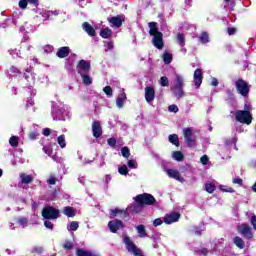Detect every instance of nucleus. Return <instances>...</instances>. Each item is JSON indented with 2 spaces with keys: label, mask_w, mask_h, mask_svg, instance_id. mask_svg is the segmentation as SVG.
Returning <instances> with one entry per match:
<instances>
[{
  "label": "nucleus",
  "mask_w": 256,
  "mask_h": 256,
  "mask_svg": "<svg viewBox=\"0 0 256 256\" xmlns=\"http://www.w3.org/2000/svg\"><path fill=\"white\" fill-rule=\"evenodd\" d=\"M211 85H213V87H217V85H219V81H217V79H213V81L211 82Z\"/></svg>",
  "instance_id": "69168bd1"
},
{
  "label": "nucleus",
  "mask_w": 256,
  "mask_h": 256,
  "mask_svg": "<svg viewBox=\"0 0 256 256\" xmlns=\"http://www.w3.org/2000/svg\"><path fill=\"white\" fill-rule=\"evenodd\" d=\"M108 22L112 27H116V29H119V27H121L123 23H125V15L120 14V15L108 18Z\"/></svg>",
  "instance_id": "9b49d317"
},
{
  "label": "nucleus",
  "mask_w": 256,
  "mask_h": 256,
  "mask_svg": "<svg viewBox=\"0 0 256 256\" xmlns=\"http://www.w3.org/2000/svg\"><path fill=\"white\" fill-rule=\"evenodd\" d=\"M181 219V214L178 212H172L164 216V223L166 225H171L172 223H177Z\"/></svg>",
  "instance_id": "ddd939ff"
},
{
  "label": "nucleus",
  "mask_w": 256,
  "mask_h": 256,
  "mask_svg": "<svg viewBox=\"0 0 256 256\" xmlns=\"http://www.w3.org/2000/svg\"><path fill=\"white\" fill-rule=\"evenodd\" d=\"M118 215H123V218L127 219V217L129 216V212L127 210H123V209H119V208L110 210L111 219L118 217Z\"/></svg>",
  "instance_id": "f3484780"
},
{
  "label": "nucleus",
  "mask_w": 256,
  "mask_h": 256,
  "mask_svg": "<svg viewBox=\"0 0 256 256\" xmlns=\"http://www.w3.org/2000/svg\"><path fill=\"white\" fill-rule=\"evenodd\" d=\"M159 225H163V220L161 218H156L153 221V227H159Z\"/></svg>",
  "instance_id": "3c124183"
},
{
  "label": "nucleus",
  "mask_w": 256,
  "mask_h": 256,
  "mask_svg": "<svg viewBox=\"0 0 256 256\" xmlns=\"http://www.w3.org/2000/svg\"><path fill=\"white\" fill-rule=\"evenodd\" d=\"M168 141L172 145H175V147H179V135H177V134H170L168 136Z\"/></svg>",
  "instance_id": "cd10ccee"
},
{
  "label": "nucleus",
  "mask_w": 256,
  "mask_h": 256,
  "mask_svg": "<svg viewBox=\"0 0 256 256\" xmlns=\"http://www.w3.org/2000/svg\"><path fill=\"white\" fill-rule=\"evenodd\" d=\"M199 41L205 45L209 41V34L207 32H202L199 37Z\"/></svg>",
  "instance_id": "f704fd0d"
},
{
  "label": "nucleus",
  "mask_w": 256,
  "mask_h": 256,
  "mask_svg": "<svg viewBox=\"0 0 256 256\" xmlns=\"http://www.w3.org/2000/svg\"><path fill=\"white\" fill-rule=\"evenodd\" d=\"M38 133L37 132H30L29 134H28V137H29V139L31 140V141H35V139H37V137H38Z\"/></svg>",
  "instance_id": "603ef678"
},
{
  "label": "nucleus",
  "mask_w": 256,
  "mask_h": 256,
  "mask_svg": "<svg viewBox=\"0 0 256 256\" xmlns=\"http://www.w3.org/2000/svg\"><path fill=\"white\" fill-rule=\"evenodd\" d=\"M121 154L125 159H129V157H131V151L129 150V147L125 146L121 148Z\"/></svg>",
  "instance_id": "c9c22d12"
},
{
  "label": "nucleus",
  "mask_w": 256,
  "mask_h": 256,
  "mask_svg": "<svg viewBox=\"0 0 256 256\" xmlns=\"http://www.w3.org/2000/svg\"><path fill=\"white\" fill-rule=\"evenodd\" d=\"M82 29L89 35V37H95L97 35L95 28H93L89 22H84L82 24Z\"/></svg>",
  "instance_id": "6ab92c4d"
},
{
  "label": "nucleus",
  "mask_w": 256,
  "mask_h": 256,
  "mask_svg": "<svg viewBox=\"0 0 256 256\" xmlns=\"http://www.w3.org/2000/svg\"><path fill=\"white\" fill-rule=\"evenodd\" d=\"M128 167L130 169H137V166H135V160H128Z\"/></svg>",
  "instance_id": "bf43d9fd"
},
{
  "label": "nucleus",
  "mask_w": 256,
  "mask_h": 256,
  "mask_svg": "<svg viewBox=\"0 0 256 256\" xmlns=\"http://www.w3.org/2000/svg\"><path fill=\"white\" fill-rule=\"evenodd\" d=\"M163 62L165 65H169L173 61V54L165 51L162 56Z\"/></svg>",
  "instance_id": "c756f323"
},
{
  "label": "nucleus",
  "mask_w": 256,
  "mask_h": 256,
  "mask_svg": "<svg viewBox=\"0 0 256 256\" xmlns=\"http://www.w3.org/2000/svg\"><path fill=\"white\" fill-rule=\"evenodd\" d=\"M52 51H53V46H51V45L45 46V53H51Z\"/></svg>",
  "instance_id": "e2e57ef3"
},
{
  "label": "nucleus",
  "mask_w": 256,
  "mask_h": 256,
  "mask_svg": "<svg viewBox=\"0 0 256 256\" xmlns=\"http://www.w3.org/2000/svg\"><path fill=\"white\" fill-rule=\"evenodd\" d=\"M169 111H171L172 113H177L179 111V107H177V105L173 104V105H170L168 107Z\"/></svg>",
  "instance_id": "5fc2aeb1"
},
{
  "label": "nucleus",
  "mask_w": 256,
  "mask_h": 256,
  "mask_svg": "<svg viewBox=\"0 0 256 256\" xmlns=\"http://www.w3.org/2000/svg\"><path fill=\"white\" fill-rule=\"evenodd\" d=\"M136 229H137L138 237H140L141 239L147 237V230H145V225L143 224L138 225Z\"/></svg>",
  "instance_id": "a878e982"
},
{
  "label": "nucleus",
  "mask_w": 256,
  "mask_h": 256,
  "mask_svg": "<svg viewBox=\"0 0 256 256\" xmlns=\"http://www.w3.org/2000/svg\"><path fill=\"white\" fill-rule=\"evenodd\" d=\"M220 191H222L223 193H235V189H233V187L225 185L220 186Z\"/></svg>",
  "instance_id": "58836bf2"
},
{
  "label": "nucleus",
  "mask_w": 256,
  "mask_h": 256,
  "mask_svg": "<svg viewBox=\"0 0 256 256\" xmlns=\"http://www.w3.org/2000/svg\"><path fill=\"white\" fill-rule=\"evenodd\" d=\"M183 87H185V80L182 78L181 75H176L175 85L170 88V91L173 93L174 97H176L177 99L185 97Z\"/></svg>",
  "instance_id": "20e7f679"
},
{
  "label": "nucleus",
  "mask_w": 256,
  "mask_h": 256,
  "mask_svg": "<svg viewBox=\"0 0 256 256\" xmlns=\"http://www.w3.org/2000/svg\"><path fill=\"white\" fill-rule=\"evenodd\" d=\"M44 227H46V229H51V230H53V224H52V222L49 221V220H46V221L44 222Z\"/></svg>",
  "instance_id": "13d9d810"
},
{
  "label": "nucleus",
  "mask_w": 256,
  "mask_h": 256,
  "mask_svg": "<svg viewBox=\"0 0 256 256\" xmlns=\"http://www.w3.org/2000/svg\"><path fill=\"white\" fill-rule=\"evenodd\" d=\"M91 71V62L87 60H79L77 64V73L79 75L84 74V73H89Z\"/></svg>",
  "instance_id": "9d476101"
},
{
  "label": "nucleus",
  "mask_w": 256,
  "mask_h": 256,
  "mask_svg": "<svg viewBox=\"0 0 256 256\" xmlns=\"http://www.w3.org/2000/svg\"><path fill=\"white\" fill-rule=\"evenodd\" d=\"M177 42L180 47H185V34L178 33L177 34Z\"/></svg>",
  "instance_id": "72a5a7b5"
},
{
  "label": "nucleus",
  "mask_w": 256,
  "mask_h": 256,
  "mask_svg": "<svg viewBox=\"0 0 256 256\" xmlns=\"http://www.w3.org/2000/svg\"><path fill=\"white\" fill-rule=\"evenodd\" d=\"M57 141L61 149H65V147H67V142L65 141V135L58 136Z\"/></svg>",
  "instance_id": "473e14b6"
},
{
  "label": "nucleus",
  "mask_w": 256,
  "mask_h": 256,
  "mask_svg": "<svg viewBox=\"0 0 256 256\" xmlns=\"http://www.w3.org/2000/svg\"><path fill=\"white\" fill-rule=\"evenodd\" d=\"M107 143L110 147H112L113 149H115V147H117V139L114 137H111L107 140Z\"/></svg>",
  "instance_id": "c03bdc74"
},
{
  "label": "nucleus",
  "mask_w": 256,
  "mask_h": 256,
  "mask_svg": "<svg viewBox=\"0 0 256 256\" xmlns=\"http://www.w3.org/2000/svg\"><path fill=\"white\" fill-rule=\"evenodd\" d=\"M145 99L147 103H153L155 101V88L153 86L145 88Z\"/></svg>",
  "instance_id": "dca6fc26"
},
{
  "label": "nucleus",
  "mask_w": 256,
  "mask_h": 256,
  "mask_svg": "<svg viewBox=\"0 0 256 256\" xmlns=\"http://www.w3.org/2000/svg\"><path fill=\"white\" fill-rule=\"evenodd\" d=\"M227 33H228V35H235V33H237V28L229 27V28H227Z\"/></svg>",
  "instance_id": "4d7b16f0"
},
{
  "label": "nucleus",
  "mask_w": 256,
  "mask_h": 256,
  "mask_svg": "<svg viewBox=\"0 0 256 256\" xmlns=\"http://www.w3.org/2000/svg\"><path fill=\"white\" fill-rule=\"evenodd\" d=\"M124 244L129 253H133V255L135 256H143V252H141V249L137 248V245H135V243L131 241V238H129V236L124 237Z\"/></svg>",
  "instance_id": "6e6552de"
},
{
  "label": "nucleus",
  "mask_w": 256,
  "mask_h": 256,
  "mask_svg": "<svg viewBox=\"0 0 256 256\" xmlns=\"http://www.w3.org/2000/svg\"><path fill=\"white\" fill-rule=\"evenodd\" d=\"M80 76L82 77V83L83 85L89 86L93 84V78H91V76H89L88 74H80Z\"/></svg>",
  "instance_id": "c85d7f7f"
},
{
  "label": "nucleus",
  "mask_w": 256,
  "mask_h": 256,
  "mask_svg": "<svg viewBox=\"0 0 256 256\" xmlns=\"http://www.w3.org/2000/svg\"><path fill=\"white\" fill-rule=\"evenodd\" d=\"M184 139L187 147L192 148L195 147L197 140L195 139V135L193 134V128H184Z\"/></svg>",
  "instance_id": "0eeeda50"
},
{
  "label": "nucleus",
  "mask_w": 256,
  "mask_h": 256,
  "mask_svg": "<svg viewBox=\"0 0 256 256\" xmlns=\"http://www.w3.org/2000/svg\"><path fill=\"white\" fill-rule=\"evenodd\" d=\"M235 120L238 123H242L244 125H251V123H253V116L251 115V107L245 104L244 110H237L235 112Z\"/></svg>",
  "instance_id": "f03ea898"
},
{
  "label": "nucleus",
  "mask_w": 256,
  "mask_h": 256,
  "mask_svg": "<svg viewBox=\"0 0 256 256\" xmlns=\"http://www.w3.org/2000/svg\"><path fill=\"white\" fill-rule=\"evenodd\" d=\"M20 178H21L22 183H24V185H29L30 183H33L32 176L28 175L26 173H21Z\"/></svg>",
  "instance_id": "393cba45"
},
{
  "label": "nucleus",
  "mask_w": 256,
  "mask_h": 256,
  "mask_svg": "<svg viewBox=\"0 0 256 256\" xmlns=\"http://www.w3.org/2000/svg\"><path fill=\"white\" fill-rule=\"evenodd\" d=\"M48 185H55L57 183V178L55 176H50L47 180Z\"/></svg>",
  "instance_id": "09e8293b"
},
{
  "label": "nucleus",
  "mask_w": 256,
  "mask_h": 256,
  "mask_svg": "<svg viewBox=\"0 0 256 256\" xmlns=\"http://www.w3.org/2000/svg\"><path fill=\"white\" fill-rule=\"evenodd\" d=\"M232 183L234 185H239V187H243V179L241 178H233Z\"/></svg>",
  "instance_id": "49530a36"
},
{
  "label": "nucleus",
  "mask_w": 256,
  "mask_h": 256,
  "mask_svg": "<svg viewBox=\"0 0 256 256\" xmlns=\"http://www.w3.org/2000/svg\"><path fill=\"white\" fill-rule=\"evenodd\" d=\"M92 134L95 139H99L103 135V127H101V122L95 120L92 123Z\"/></svg>",
  "instance_id": "4468645a"
},
{
  "label": "nucleus",
  "mask_w": 256,
  "mask_h": 256,
  "mask_svg": "<svg viewBox=\"0 0 256 256\" xmlns=\"http://www.w3.org/2000/svg\"><path fill=\"white\" fill-rule=\"evenodd\" d=\"M60 216L61 215L59 214V210L54 208L53 206H46L42 209V217L44 219H59Z\"/></svg>",
  "instance_id": "423d86ee"
},
{
  "label": "nucleus",
  "mask_w": 256,
  "mask_h": 256,
  "mask_svg": "<svg viewBox=\"0 0 256 256\" xmlns=\"http://www.w3.org/2000/svg\"><path fill=\"white\" fill-rule=\"evenodd\" d=\"M173 159H175V161L181 162L183 161V159H185V155H183V152L181 151H174L172 154Z\"/></svg>",
  "instance_id": "7c9ffc66"
},
{
  "label": "nucleus",
  "mask_w": 256,
  "mask_h": 256,
  "mask_svg": "<svg viewBox=\"0 0 256 256\" xmlns=\"http://www.w3.org/2000/svg\"><path fill=\"white\" fill-rule=\"evenodd\" d=\"M168 176L171 179H175L176 181H179L180 183H185V178L181 177V173L177 170L169 169Z\"/></svg>",
  "instance_id": "a211bd4d"
},
{
  "label": "nucleus",
  "mask_w": 256,
  "mask_h": 256,
  "mask_svg": "<svg viewBox=\"0 0 256 256\" xmlns=\"http://www.w3.org/2000/svg\"><path fill=\"white\" fill-rule=\"evenodd\" d=\"M235 88L237 93L242 97H247L251 91V86L243 78H238L235 82Z\"/></svg>",
  "instance_id": "39448f33"
},
{
  "label": "nucleus",
  "mask_w": 256,
  "mask_h": 256,
  "mask_svg": "<svg viewBox=\"0 0 256 256\" xmlns=\"http://www.w3.org/2000/svg\"><path fill=\"white\" fill-rule=\"evenodd\" d=\"M200 253H201L202 255H204V256H207V255H209V250H208L207 248H202V249L200 250Z\"/></svg>",
  "instance_id": "0e129e2a"
},
{
  "label": "nucleus",
  "mask_w": 256,
  "mask_h": 256,
  "mask_svg": "<svg viewBox=\"0 0 256 256\" xmlns=\"http://www.w3.org/2000/svg\"><path fill=\"white\" fill-rule=\"evenodd\" d=\"M103 92L105 95H107V97H113V88H111V86L104 87Z\"/></svg>",
  "instance_id": "37998d69"
},
{
  "label": "nucleus",
  "mask_w": 256,
  "mask_h": 256,
  "mask_svg": "<svg viewBox=\"0 0 256 256\" xmlns=\"http://www.w3.org/2000/svg\"><path fill=\"white\" fill-rule=\"evenodd\" d=\"M215 185L214 184H211V183H206L205 184V191H207V193H214L215 192Z\"/></svg>",
  "instance_id": "a19ab883"
},
{
  "label": "nucleus",
  "mask_w": 256,
  "mask_h": 256,
  "mask_svg": "<svg viewBox=\"0 0 256 256\" xmlns=\"http://www.w3.org/2000/svg\"><path fill=\"white\" fill-rule=\"evenodd\" d=\"M10 73H14V75H21V70H19V68L12 66L10 68Z\"/></svg>",
  "instance_id": "de8ad7c7"
},
{
  "label": "nucleus",
  "mask_w": 256,
  "mask_h": 256,
  "mask_svg": "<svg viewBox=\"0 0 256 256\" xmlns=\"http://www.w3.org/2000/svg\"><path fill=\"white\" fill-rule=\"evenodd\" d=\"M43 151L46 155H51V153H53V149L46 146L43 147Z\"/></svg>",
  "instance_id": "052dcab7"
},
{
  "label": "nucleus",
  "mask_w": 256,
  "mask_h": 256,
  "mask_svg": "<svg viewBox=\"0 0 256 256\" xmlns=\"http://www.w3.org/2000/svg\"><path fill=\"white\" fill-rule=\"evenodd\" d=\"M29 3L31 5H34V7H39V0H20L18 5L20 9L25 10V8L27 7V5H29Z\"/></svg>",
  "instance_id": "4be33fe9"
},
{
  "label": "nucleus",
  "mask_w": 256,
  "mask_h": 256,
  "mask_svg": "<svg viewBox=\"0 0 256 256\" xmlns=\"http://www.w3.org/2000/svg\"><path fill=\"white\" fill-rule=\"evenodd\" d=\"M201 83H203V70H201V68H198L194 71V84L196 89H199V87H201Z\"/></svg>",
  "instance_id": "2eb2a0df"
},
{
  "label": "nucleus",
  "mask_w": 256,
  "mask_h": 256,
  "mask_svg": "<svg viewBox=\"0 0 256 256\" xmlns=\"http://www.w3.org/2000/svg\"><path fill=\"white\" fill-rule=\"evenodd\" d=\"M238 233L244 237V239L251 240L253 239V230L250 228L249 224L242 223L238 227Z\"/></svg>",
  "instance_id": "1a4fd4ad"
},
{
  "label": "nucleus",
  "mask_w": 256,
  "mask_h": 256,
  "mask_svg": "<svg viewBox=\"0 0 256 256\" xmlns=\"http://www.w3.org/2000/svg\"><path fill=\"white\" fill-rule=\"evenodd\" d=\"M149 35H151L152 38V45L156 47V49H163L165 47V42L163 41V33L159 32V28L157 27V22H149Z\"/></svg>",
  "instance_id": "f257e3e1"
},
{
  "label": "nucleus",
  "mask_w": 256,
  "mask_h": 256,
  "mask_svg": "<svg viewBox=\"0 0 256 256\" xmlns=\"http://www.w3.org/2000/svg\"><path fill=\"white\" fill-rule=\"evenodd\" d=\"M159 85H161V87H169V78L162 76L159 80Z\"/></svg>",
  "instance_id": "4c0bfd02"
},
{
  "label": "nucleus",
  "mask_w": 256,
  "mask_h": 256,
  "mask_svg": "<svg viewBox=\"0 0 256 256\" xmlns=\"http://www.w3.org/2000/svg\"><path fill=\"white\" fill-rule=\"evenodd\" d=\"M77 229H79V222H77V221H72V222L70 223L69 230H70V231H77Z\"/></svg>",
  "instance_id": "a18cd8bd"
},
{
  "label": "nucleus",
  "mask_w": 256,
  "mask_h": 256,
  "mask_svg": "<svg viewBox=\"0 0 256 256\" xmlns=\"http://www.w3.org/2000/svg\"><path fill=\"white\" fill-rule=\"evenodd\" d=\"M123 228H125V224H123V221L119 219L108 222V229H110L111 233H117L119 229H123Z\"/></svg>",
  "instance_id": "f8f14e48"
},
{
  "label": "nucleus",
  "mask_w": 256,
  "mask_h": 256,
  "mask_svg": "<svg viewBox=\"0 0 256 256\" xmlns=\"http://www.w3.org/2000/svg\"><path fill=\"white\" fill-rule=\"evenodd\" d=\"M250 223H251L253 229L256 231V215L255 214L252 215V217L250 219Z\"/></svg>",
  "instance_id": "864d4df0"
},
{
  "label": "nucleus",
  "mask_w": 256,
  "mask_h": 256,
  "mask_svg": "<svg viewBox=\"0 0 256 256\" xmlns=\"http://www.w3.org/2000/svg\"><path fill=\"white\" fill-rule=\"evenodd\" d=\"M63 214L66 215V217H75V215H77L75 208L71 206L64 207Z\"/></svg>",
  "instance_id": "b1692460"
},
{
  "label": "nucleus",
  "mask_w": 256,
  "mask_h": 256,
  "mask_svg": "<svg viewBox=\"0 0 256 256\" xmlns=\"http://www.w3.org/2000/svg\"><path fill=\"white\" fill-rule=\"evenodd\" d=\"M69 53H71V49L68 46L60 47L56 53L59 59H65V57H69Z\"/></svg>",
  "instance_id": "412c9836"
},
{
  "label": "nucleus",
  "mask_w": 256,
  "mask_h": 256,
  "mask_svg": "<svg viewBox=\"0 0 256 256\" xmlns=\"http://www.w3.org/2000/svg\"><path fill=\"white\" fill-rule=\"evenodd\" d=\"M125 101H127V94L125 92H121L118 94L116 98V105L118 109H123L125 105Z\"/></svg>",
  "instance_id": "aec40b11"
},
{
  "label": "nucleus",
  "mask_w": 256,
  "mask_h": 256,
  "mask_svg": "<svg viewBox=\"0 0 256 256\" xmlns=\"http://www.w3.org/2000/svg\"><path fill=\"white\" fill-rule=\"evenodd\" d=\"M134 201L136 207H140L141 209H143V207H149L157 203V199H155V196H152L149 193L138 194L134 198Z\"/></svg>",
  "instance_id": "7ed1b4c3"
},
{
  "label": "nucleus",
  "mask_w": 256,
  "mask_h": 256,
  "mask_svg": "<svg viewBox=\"0 0 256 256\" xmlns=\"http://www.w3.org/2000/svg\"><path fill=\"white\" fill-rule=\"evenodd\" d=\"M17 224L18 225H27V218H25V217L18 218Z\"/></svg>",
  "instance_id": "6e6d98bb"
},
{
  "label": "nucleus",
  "mask_w": 256,
  "mask_h": 256,
  "mask_svg": "<svg viewBox=\"0 0 256 256\" xmlns=\"http://www.w3.org/2000/svg\"><path fill=\"white\" fill-rule=\"evenodd\" d=\"M9 143H10L11 147H14V148L19 147V137L11 136L9 139Z\"/></svg>",
  "instance_id": "2f4dec72"
},
{
  "label": "nucleus",
  "mask_w": 256,
  "mask_h": 256,
  "mask_svg": "<svg viewBox=\"0 0 256 256\" xmlns=\"http://www.w3.org/2000/svg\"><path fill=\"white\" fill-rule=\"evenodd\" d=\"M62 247L65 251H71L73 250V242L66 240Z\"/></svg>",
  "instance_id": "ea45409f"
},
{
  "label": "nucleus",
  "mask_w": 256,
  "mask_h": 256,
  "mask_svg": "<svg viewBox=\"0 0 256 256\" xmlns=\"http://www.w3.org/2000/svg\"><path fill=\"white\" fill-rule=\"evenodd\" d=\"M107 48L109 49V51H111V49H113V42H108Z\"/></svg>",
  "instance_id": "338daca9"
},
{
  "label": "nucleus",
  "mask_w": 256,
  "mask_h": 256,
  "mask_svg": "<svg viewBox=\"0 0 256 256\" xmlns=\"http://www.w3.org/2000/svg\"><path fill=\"white\" fill-rule=\"evenodd\" d=\"M44 249L43 246H34V248L31 250L32 255H41L43 253Z\"/></svg>",
  "instance_id": "e433bc0d"
},
{
  "label": "nucleus",
  "mask_w": 256,
  "mask_h": 256,
  "mask_svg": "<svg viewBox=\"0 0 256 256\" xmlns=\"http://www.w3.org/2000/svg\"><path fill=\"white\" fill-rule=\"evenodd\" d=\"M234 245H236L238 249H245V241L239 236L234 237Z\"/></svg>",
  "instance_id": "bb28decb"
},
{
  "label": "nucleus",
  "mask_w": 256,
  "mask_h": 256,
  "mask_svg": "<svg viewBox=\"0 0 256 256\" xmlns=\"http://www.w3.org/2000/svg\"><path fill=\"white\" fill-rule=\"evenodd\" d=\"M113 35V30L110 28H103L100 30V37L102 39H110V37Z\"/></svg>",
  "instance_id": "5701e85b"
},
{
  "label": "nucleus",
  "mask_w": 256,
  "mask_h": 256,
  "mask_svg": "<svg viewBox=\"0 0 256 256\" xmlns=\"http://www.w3.org/2000/svg\"><path fill=\"white\" fill-rule=\"evenodd\" d=\"M200 161H201L202 165H207V163H209V156L208 155H203L200 158Z\"/></svg>",
  "instance_id": "8fccbe9b"
},
{
  "label": "nucleus",
  "mask_w": 256,
  "mask_h": 256,
  "mask_svg": "<svg viewBox=\"0 0 256 256\" xmlns=\"http://www.w3.org/2000/svg\"><path fill=\"white\" fill-rule=\"evenodd\" d=\"M118 173L120 175H127L129 173V169L127 168V165H122L118 168Z\"/></svg>",
  "instance_id": "79ce46f5"
},
{
  "label": "nucleus",
  "mask_w": 256,
  "mask_h": 256,
  "mask_svg": "<svg viewBox=\"0 0 256 256\" xmlns=\"http://www.w3.org/2000/svg\"><path fill=\"white\" fill-rule=\"evenodd\" d=\"M43 135H44L45 137H49V135H51V129H50V128H45V129L43 130Z\"/></svg>",
  "instance_id": "680f3d73"
},
{
  "label": "nucleus",
  "mask_w": 256,
  "mask_h": 256,
  "mask_svg": "<svg viewBox=\"0 0 256 256\" xmlns=\"http://www.w3.org/2000/svg\"><path fill=\"white\" fill-rule=\"evenodd\" d=\"M23 77H24V79L27 80V79H29V74H28V73H24V74H23Z\"/></svg>",
  "instance_id": "774afa93"
}]
</instances>
